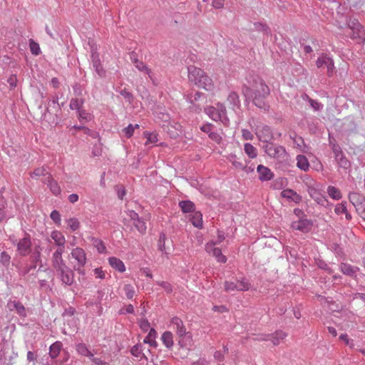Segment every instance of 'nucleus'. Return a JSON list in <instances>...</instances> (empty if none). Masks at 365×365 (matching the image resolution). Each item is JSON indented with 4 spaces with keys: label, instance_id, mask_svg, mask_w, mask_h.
<instances>
[{
    "label": "nucleus",
    "instance_id": "1",
    "mask_svg": "<svg viewBox=\"0 0 365 365\" xmlns=\"http://www.w3.org/2000/svg\"><path fill=\"white\" fill-rule=\"evenodd\" d=\"M247 79V84L242 87V93L246 102L252 101L258 108L264 111L269 110V105L267 101L270 90L264 81L259 76H252Z\"/></svg>",
    "mask_w": 365,
    "mask_h": 365
},
{
    "label": "nucleus",
    "instance_id": "2",
    "mask_svg": "<svg viewBox=\"0 0 365 365\" xmlns=\"http://www.w3.org/2000/svg\"><path fill=\"white\" fill-rule=\"evenodd\" d=\"M189 81L198 88H202L206 91H212L214 88V84L212 79L206 73L195 66L187 67Z\"/></svg>",
    "mask_w": 365,
    "mask_h": 365
},
{
    "label": "nucleus",
    "instance_id": "3",
    "mask_svg": "<svg viewBox=\"0 0 365 365\" xmlns=\"http://www.w3.org/2000/svg\"><path fill=\"white\" fill-rule=\"evenodd\" d=\"M261 142L264 143L262 148L268 156L277 159L284 158L287 154L284 147L269 141V136H267V138H261Z\"/></svg>",
    "mask_w": 365,
    "mask_h": 365
},
{
    "label": "nucleus",
    "instance_id": "4",
    "mask_svg": "<svg viewBox=\"0 0 365 365\" xmlns=\"http://www.w3.org/2000/svg\"><path fill=\"white\" fill-rule=\"evenodd\" d=\"M350 202L354 206L356 210L365 219V197L357 192H351L349 195Z\"/></svg>",
    "mask_w": 365,
    "mask_h": 365
},
{
    "label": "nucleus",
    "instance_id": "5",
    "mask_svg": "<svg viewBox=\"0 0 365 365\" xmlns=\"http://www.w3.org/2000/svg\"><path fill=\"white\" fill-rule=\"evenodd\" d=\"M250 287V284L249 283L248 280L246 279L245 278H243L241 280L237 279L235 280V282L226 281L225 282V289L227 292L235 290L244 292L248 290Z\"/></svg>",
    "mask_w": 365,
    "mask_h": 365
},
{
    "label": "nucleus",
    "instance_id": "6",
    "mask_svg": "<svg viewBox=\"0 0 365 365\" xmlns=\"http://www.w3.org/2000/svg\"><path fill=\"white\" fill-rule=\"evenodd\" d=\"M16 251L21 257H26L31 252V236L25 233L24 237L16 242Z\"/></svg>",
    "mask_w": 365,
    "mask_h": 365
},
{
    "label": "nucleus",
    "instance_id": "7",
    "mask_svg": "<svg viewBox=\"0 0 365 365\" xmlns=\"http://www.w3.org/2000/svg\"><path fill=\"white\" fill-rule=\"evenodd\" d=\"M56 271L63 284L67 286H71L73 284L74 273L68 266L60 268Z\"/></svg>",
    "mask_w": 365,
    "mask_h": 365
},
{
    "label": "nucleus",
    "instance_id": "8",
    "mask_svg": "<svg viewBox=\"0 0 365 365\" xmlns=\"http://www.w3.org/2000/svg\"><path fill=\"white\" fill-rule=\"evenodd\" d=\"M313 227V222L306 218L294 221L291 224V227L294 230H298L302 233L309 232Z\"/></svg>",
    "mask_w": 365,
    "mask_h": 365
},
{
    "label": "nucleus",
    "instance_id": "9",
    "mask_svg": "<svg viewBox=\"0 0 365 365\" xmlns=\"http://www.w3.org/2000/svg\"><path fill=\"white\" fill-rule=\"evenodd\" d=\"M171 324L175 327L177 334L179 336V337L187 336L189 339L191 338L190 334L186 331V329L181 319L178 317H174L171 319Z\"/></svg>",
    "mask_w": 365,
    "mask_h": 365
},
{
    "label": "nucleus",
    "instance_id": "10",
    "mask_svg": "<svg viewBox=\"0 0 365 365\" xmlns=\"http://www.w3.org/2000/svg\"><path fill=\"white\" fill-rule=\"evenodd\" d=\"M64 252V249L62 247L58 248L56 251L53 254L52 257V265L56 270L63 267L67 266L62 258V254Z\"/></svg>",
    "mask_w": 365,
    "mask_h": 365
},
{
    "label": "nucleus",
    "instance_id": "11",
    "mask_svg": "<svg viewBox=\"0 0 365 365\" xmlns=\"http://www.w3.org/2000/svg\"><path fill=\"white\" fill-rule=\"evenodd\" d=\"M7 307L10 311L16 310L20 317H26V312L24 306L19 301L9 300L7 303Z\"/></svg>",
    "mask_w": 365,
    "mask_h": 365
},
{
    "label": "nucleus",
    "instance_id": "12",
    "mask_svg": "<svg viewBox=\"0 0 365 365\" xmlns=\"http://www.w3.org/2000/svg\"><path fill=\"white\" fill-rule=\"evenodd\" d=\"M259 174V179L261 181H267L273 178L274 174L269 168L262 165H259L257 168Z\"/></svg>",
    "mask_w": 365,
    "mask_h": 365
},
{
    "label": "nucleus",
    "instance_id": "13",
    "mask_svg": "<svg viewBox=\"0 0 365 365\" xmlns=\"http://www.w3.org/2000/svg\"><path fill=\"white\" fill-rule=\"evenodd\" d=\"M72 257L77 260L78 264L83 267L86 263V256L85 251L80 247L73 249L71 252Z\"/></svg>",
    "mask_w": 365,
    "mask_h": 365
},
{
    "label": "nucleus",
    "instance_id": "14",
    "mask_svg": "<svg viewBox=\"0 0 365 365\" xmlns=\"http://www.w3.org/2000/svg\"><path fill=\"white\" fill-rule=\"evenodd\" d=\"M206 250L209 253H212V255L217 259V262L221 263H225L227 262V257L222 255L221 249L218 247H213L211 245H206Z\"/></svg>",
    "mask_w": 365,
    "mask_h": 365
},
{
    "label": "nucleus",
    "instance_id": "15",
    "mask_svg": "<svg viewBox=\"0 0 365 365\" xmlns=\"http://www.w3.org/2000/svg\"><path fill=\"white\" fill-rule=\"evenodd\" d=\"M340 270L345 275L356 277V272L359 271V268L358 267L352 266L348 263H341L340 265Z\"/></svg>",
    "mask_w": 365,
    "mask_h": 365
},
{
    "label": "nucleus",
    "instance_id": "16",
    "mask_svg": "<svg viewBox=\"0 0 365 365\" xmlns=\"http://www.w3.org/2000/svg\"><path fill=\"white\" fill-rule=\"evenodd\" d=\"M41 249L40 246L35 247L34 250L31 255V262L33 264L28 269V270L26 271V273L29 272L31 269H36L37 262H41Z\"/></svg>",
    "mask_w": 365,
    "mask_h": 365
},
{
    "label": "nucleus",
    "instance_id": "17",
    "mask_svg": "<svg viewBox=\"0 0 365 365\" xmlns=\"http://www.w3.org/2000/svg\"><path fill=\"white\" fill-rule=\"evenodd\" d=\"M45 183L47 184L48 187H49L50 190L54 195H58L61 192V187L58 185V182L54 180L51 175H48V176L45 179Z\"/></svg>",
    "mask_w": 365,
    "mask_h": 365
},
{
    "label": "nucleus",
    "instance_id": "18",
    "mask_svg": "<svg viewBox=\"0 0 365 365\" xmlns=\"http://www.w3.org/2000/svg\"><path fill=\"white\" fill-rule=\"evenodd\" d=\"M281 195L282 197L291 200L295 203H299L302 200V197L299 195H298L295 191L291 189L284 190L281 192Z\"/></svg>",
    "mask_w": 365,
    "mask_h": 365
},
{
    "label": "nucleus",
    "instance_id": "19",
    "mask_svg": "<svg viewBox=\"0 0 365 365\" xmlns=\"http://www.w3.org/2000/svg\"><path fill=\"white\" fill-rule=\"evenodd\" d=\"M108 262L113 269L118 272H124L125 271L124 263L120 259L115 257H110L108 258Z\"/></svg>",
    "mask_w": 365,
    "mask_h": 365
},
{
    "label": "nucleus",
    "instance_id": "20",
    "mask_svg": "<svg viewBox=\"0 0 365 365\" xmlns=\"http://www.w3.org/2000/svg\"><path fill=\"white\" fill-rule=\"evenodd\" d=\"M190 221L194 227L202 229L203 227L202 224V214L200 211H194L192 212Z\"/></svg>",
    "mask_w": 365,
    "mask_h": 365
},
{
    "label": "nucleus",
    "instance_id": "21",
    "mask_svg": "<svg viewBox=\"0 0 365 365\" xmlns=\"http://www.w3.org/2000/svg\"><path fill=\"white\" fill-rule=\"evenodd\" d=\"M179 207L184 213H192L195 210L194 202L188 200L180 201Z\"/></svg>",
    "mask_w": 365,
    "mask_h": 365
},
{
    "label": "nucleus",
    "instance_id": "22",
    "mask_svg": "<svg viewBox=\"0 0 365 365\" xmlns=\"http://www.w3.org/2000/svg\"><path fill=\"white\" fill-rule=\"evenodd\" d=\"M185 97L187 101H188L191 104H193L194 106L195 103L199 101L201 98H202L203 99L206 98L205 94L199 91L196 92L195 95H192V93H187V95H185ZM197 109L201 110L199 106H197Z\"/></svg>",
    "mask_w": 365,
    "mask_h": 365
},
{
    "label": "nucleus",
    "instance_id": "23",
    "mask_svg": "<svg viewBox=\"0 0 365 365\" xmlns=\"http://www.w3.org/2000/svg\"><path fill=\"white\" fill-rule=\"evenodd\" d=\"M156 335V331L153 328H151L148 334L144 339L143 343L148 344L150 346L156 347L158 346V343L155 341Z\"/></svg>",
    "mask_w": 365,
    "mask_h": 365
},
{
    "label": "nucleus",
    "instance_id": "24",
    "mask_svg": "<svg viewBox=\"0 0 365 365\" xmlns=\"http://www.w3.org/2000/svg\"><path fill=\"white\" fill-rule=\"evenodd\" d=\"M6 201L3 197H0V222H1L6 218L14 217V215H8L6 211Z\"/></svg>",
    "mask_w": 365,
    "mask_h": 365
},
{
    "label": "nucleus",
    "instance_id": "25",
    "mask_svg": "<svg viewBox=\"0 0 365 365\" xmlns=\"http://www.w3.org/2000/svg\"><path fill=\"white\" fill-rule=\"evenodd\" d=\"M287 336V334L283 331L277 330L272 334L269 335L270 338L267 340H270L274 345H277L279 344L280 341L284 339Z\"/></svg>",
    "mask_w": 365,
    "mask_h": 365
},
{
    "label": "nucleus",
    "instance_id": "26",
    "mask_svg": "<svg viewBox=\"0 0 365 365\" xmlns=\"http://www.w3.org/2000/svg\"><path fill=\"white\" fill-rule=\"evenodd\" d=\"M62 349V343L61 341H56L50 346L49 356L51 359H56Z\"/></svg>",
    "mask_w": 365,
    "mask_h": 365
},
{
    "label": "nucleus",
    "instance_id": "27",
    "mask_svg": "<svg viewBox=\"0 0 365 365\" xmlns=\"http://www.w3.org/2000/svg\"><path fill=\"white\" fill-rule=\"evenodd\" d=\"M51 238L55 241L56 244L58 247V248L62 247L64 249V244L66 242L64 236L58 231H53L51 233Z\"/></svg>",
    "mask_w": 365,
    "mask_h": 365
},
{
    "label": "nucleus",
    "instance_id": "28",
    "mask_svg": "<svg viewBox=\"0 0 365 365\" xmlns=\"http://www.w3.org/2000/svg\"><path fill=\"white\" fill-rule=\"evenodd\" d=\"M297 167L304 171H307L309 168V163L306 156L299 155L297 157Z\"/></svg>",
    "mask_w": 365,
    "mask_h": 365
},
{
    "label": "nucleus",
    "instance_id": "29",
    "mask_svg": "<svg viewBox=\"0 0 365 365\" xmlns=\"http://www.w3.org/2000/svg\"><path fill=\"white\" fill-rule=\"evenodd\" d=\"M215 108H217V113L220 114V120L224 124H226L227 123H228L229 120H228L227 117L226 116L227 110H226V108H225V105L222 103H218L217 104V107Z\"/></svg>",
    "mask_w": 365,
    "mask_h": 365
},
{
    "label": "nucleus",
    "instance_id": "30",
    "mask_svg": "<svg viewBox=\"0 0 365 365\" xmlns=\"http://www.w3.org/2000/svg\"><path fill=\"white\" fill-rule=\"evenodd\" d=\"M227 100L230 103V104L232 106L233 109H235V108H240V101L239 96L237 93H235L234 91L230 92L227 96Z\"/></svg>",
    "mask_w": 365,
    "mask_h": 365
},
{
    "label": "nucleus",
    "instance_id": "31",
    "mask_svg": "<svg viewBox=\"0 0 365 365\" xmlns=\"http://www.w3.org/2000/svg\"><path fill=\"white\" fill-rule=\"evenodd\" d=\"M309 192L311 197H313L318 204L324 205V202H327V199L319 193L316 189L312 188L309 190Z\"/></svg>",
    "mask_w": 365,
    "mask_h": 365
},
{
    "label": "nucleus",
    "instance_id": "32",
    "mask_svg": "<svg viewBox=\"0 0 365 365\" xmlns=\"http://www.w3.org/2000/svg\"><path fill=\"white\" fill-rule=\"evenodd\" d=\"M245 153L250 158H255L257 156V150L251 143H246L244 145Z\"/></svg>",
    "mask_w": 365,
    "mask_h": 365
},
{
    "label": "nucleus",
    "instance_id": "33",
    "mask_svg": "<svg viewBox=\"0 0 365 365\" xmlns=\"http://www.w3.org/2000/svg\"><path fill=\"white\" fill-rule=\"evenodd\" d=\"M76 351L85 356L93 357V354L89 351L87 346L84 343H78L76 346Z\"/></svg>",
    "mask_w": 365,
    "mask_h": 365
},
{
    "label": "nucleus",
    "instance_id": "34",
    "mask_svg": "<svg viewBox=\"0 0 365 365\" xmlns=\"http://www.w3.org/2000/svg\"><path fill=\"white\" fill-rule=\"evenodd\" d=\"M93 67L98 76L103 78L106 76V71L104 69L101 61L92 63Z\"/></svg>",
    "mask_w": 365,
    "mask_h": 365
},
{
    "label": "nucleus",
    "instance_id": "35",
    "mask_svg": "<svg viewBox=\"0 0 365 365\" xmlns=\"http://www.w3.org/2000/svg\"><path fill=\"white\" fill-rule=\"evenodd\" d=\"M161 339L167 348L170 349L173 346V334L170 331L164 332L162 335Z\"/></svg>",
    "mask_w": 365,
    "mask_h": 365
},
{
    "label": "nucleus",
    "instance_id": "36",
    "mask_svg": "<svg viewBox=\"0 0 365 365\" xmlns=\"http://www.w3.org/2000/svg\"><path fill=\"white\" fill-rule=\"evenodd\" d=\"M133 224L140 233H141V234L145 233L147 227H146L145 222L143 218L139 217L138 220H135L133 222Z\"/></svg>",
    "mask_w": 365,
    "mask_h": 365
},
{
    "label": "nucleus",
    "instance_id": "37",
    "mask_svg": "<svg viewBox=\"0 0 365 365\" xmlns=\"http://www.w3.org/2000/svg\"><path fill=\"white\" fill-rule=\"evenodd\" d=\"M327 192L329 195L334 200H339L341 198L340 190L334 186H329Z\"/></svg>",
    "mask_w": 365,
    "mask_h": 365
},
{
    "label": "nucleus",
    "instance_id": "38",
    "mask_svg": "<svg viewBox=\"0 0 365 365\" xmlns=\"http://www.w3.org/2000/svg\"><path fill=\"white\" fill-rule=\"evenodd\" d=\"M351 38H359L364 39V30L362 28H358L357 30H350V33L348 34Z\"/></svg>",
    "mask_w": 365,
    "mask_h": 365
},
{
    "label": "nucleus",
    "instance_id": "39",
    "mask_svg": "<svg viewBox=\"0 0 365 365\" xmlns=\"http://www.w3.org/2000/svg\"><path fill=\"white\" fill-rule=\"evenodd\" d=\"M29 47L33 55L38 56L41 53L39 44L32 38L29 40Z\"/></svg>",
    "mask_w": 365,
    "mask_h": 365
},
{
    "label": "nucleus",
    "instance_id": "40",
    "mask_svg": "<svg viewBox=\"0 0 365 365\" xmlns=\"http://www.w3.org/2000/svg\"><path fill=\"white\" fill-rule=\"evenodd\" d=\"M84 101L83 99L78 98H72L70 102V108L72 110H77L79 112V110H81V106L83 103Z\"/></svg>",
    "mask_w": 365,
    "mask_h": 365
},
{
    "label": "nucleus",
    "instance_id": "41",
    "mask_svg": "<svg viewBox=\"0 0 365 365\" xmlns=\"http://www.w3.org/2000/svg\"><path fill=\"white\" fill-rule=\"evenodd\" d=\"M206 113L209 115V116L214 120L217 121L220 120V114L217 112V108L213 106L208 107L206 108Z\"/></svg>",
    "mask_w": 365,
    "mask_h": 365
},
{
    "label": "nucleus",
    "instance_id": "42",
    "mask_svg": "<svg viewBox=\"0 0 365 365\" xmlns=\"http://www.w3.org/2000/svg\"><path fill=\"white\" fill-rule=\"evenodd\" d=\"M166 236L164 233H160L158 242V249L161 252H164L165 255H168L165 247Z\"/></svg>",
    "mask_w": 365,
    "mask_h": 365
},
{
    "label": "nucleus",
    "instance_id": "43",
    "mask_svg": "<svg viewBox=\"0 0 365 365\" xmlns=\"http://www.w3.org/2000/svg\"><path fill=\"white\" fill-rule=\"evenodd\" d=\"M156 284L163 288L167 294H171L173 291V285L168 282L158 281Z\"/></svg>",
    "mask_w": 365,
    "mask_h": 365
},
{
    "label": "nucleus",
    "instance_id": "44",
    "mask_svg": "<svg viewBox=\"0 0 365 365\" xmlns=\"http://www.w3.org/2000/svg\"><path fill=\"white\" fill-rule=\"evenodd\" d=\"M93 243L99 253H103L106 251V248L102 240L97 238H93Z\"/></svg>",
    "mask_w": 365,
    "mask_h": 365
},
{
    "label": "nucleus",
    "instance_id": "45",
    "mask_svg": "<svg viewBox=\"0 0 365 365\" xmlns=\"http://www.w3.org/2000/svg\"><path fill=\"white\" fill-rule=\"evenodd\" d=\"M120 94L128 102L129 104H132L134 101V96L133 93L129 92L127 89H123L120 91Z\"/></svg>",
    "mask_w": 365,
    "mask_h": 365
},
{
    "label": "nucleus",
    "instance_id": "46",
    "mask_svg": "<svg viewBox=\"0 0 365 365\" xmlns=\"http://www.w3.org/2000/svg\"><path fill=\"white\" fill-rule=\"evenodd\" d=\"M329 59V57L325 55H322V56H319L318 59L317 60L316 64L317 68H326L327 61H328Z\"/></svg>",
    "mask_w": 365,
    "mask_h": 365
},
{
    "label": "nucleus",
    "instance_id": "47",
    "mask_svg": "<svg viewBox=\"0 0 365 365\" xmlns=\"http://www.w3.org/2000/svg\"><path fill=\"white\" fill-rule=\"evenodd\" d=\"M11 260L10 255L5 251L2 252L0 255V262L4 266L8 267Z\"/></svg>",
    "mask_w": 365,
    "mask_h": 365
},
{
    "label": "nucleus",
    "instance_id": "48",
    "mask_svg": "<svg viewBox=\"0 0 365 365\" xmlns=\"http://www.w3.org/2000/svg\"><path fill=\"white\" fill-rule=\"evenodd\" d=\"M346 24H347V26L349 29V30H353V29L357 30L358 28H362V26L359 24L358 20L355 19H349L346 21Z\"/></svg>",
    "mask_w": 365,
    "mask_h": 365
},
{
    "label": "nucleus",
    "instance_id": "49",
    "mask_svg": "<svg viewBox=\"0 0 365 365\" xmlns=\"http://www.w3.org/2000/svg\"><path fill=\"white\" fill-rule=\"evenodd\" d=\"M135 68L141 72H143L146 74H150L151 70L142 61H139L137 63L135 64Z\"/></svg>",
    "mask_w": 365,
    "mask_h": 365
},
{
    "label": "nucleus",
    "instance_id": "50",
    "mask_svg": "<svg viewBox=\"0 0 365 365\" xmlns=\"http://www.w3.org/2000/svg\"><path fill=\"white\" fill-rule=\"evenodd\" d=\"M123 289L125 292V295L128 299H132L135 294V290L133 289V287L130 284H127L124 285Z\"/></svg>",
    "mask_w": 365,
    "mask_h": 365
},
{
    "label": "nucleus",
    "instance_id": "51",
    "mask_svg": "<svg viewBox=\"0 0 365 365\" xmlns=\"http://www.w3.org/2000/svg\"><path fill=\"white\" fill-rule=\"evenodd\" d=\"M143 351V345L140 344H137L136 345L133 346L130 350V353L134 356L138 357L141 355Z\"/></svg>",
    "mask_w": 365,
    "mask_h": 365
},
{
    "label": "nucleus",
    "instance_id": "52",
    "mask_svg": "<svg viewBox=\"0 0 365 365\" xmlns=\"http://www.w3.org/2000/svg\"><path fill=\"white\" fill-rule=\"evenodd\" d=\"M78 114L80 120H85L86 121H90L92 119V115L83 109L79 110Z\"/></svg>",
    "mask_w": 365,
    "mask_h": 365
},
{
    "label": "nucleus",
    "instance_id": "53",
    "mask_svg": "<svg viewBox=\"0 0 365 365\" xmlns=\"http://www.w3.org/2000/svg\"><path fill=\"white\" fill-rule=\"evenodd\" d=\"M259 140L261 141V138H267V136L269 137V140L272 139V135L271 133L270 129L269 127L266 126L264 127L262 130L261 131V133L257 135Z\"/></svg>",
    "mask_w": 365,
    "mask_h": 365
},
{
    "label": "nucleus",
    "instance_id": "54",
    "mask_svg": "<svg viewBox=\"0 0 365 365\" xmlns=\"http://www.w3.org/2000/svg\"><path fill=\"white\" fill-rule=\"evenodd\" d=\"M346 210L347 208L346 202H342L341 203L338 204L334 209V212L336 215L344 213L346 212Z\"/></svg>",
    "mask_w": 365,
    "mask_h": 365
},
{
    "label": "nucleus",
    "instance_id": "55",
    "mask_svg": "<svg viewBox=\"0 0 365 365\" xmlns=\"http://www.w3.org/2000/svg\"><path fill=\"white\" fill-rule=\"evenodd\" d=\"M68 226L75 231L79 227V222L76 218H70L67 220Z\"/></svg>",
    "mask_w": 365,
    "mask_h": 365
},
{
    "label": "nucleus",
    "instance_id": "56",
    "mask_svg": "<svg viewBox=\"0 0 365 365\" xmlns=\"http://www.w3.org/2000/svg\"><path fill=\"white\" fill-rule=\"evenodd\" d=\"M145 136L147 138V141H146L145 144H148V143H154L158 141L157 134H155L154 133L145 132Z\"/></svg>",
    "mask_w": 365,
    "mask_h": 365
},
{
    "label": "nucleus",
    "instance_id": "57",
    "mask_svg": "<svg viewBox=\"0 0 365 365\" xmlns=\"http://www.w3.org/2000/svg\"><path fill=\"white\" fill-rule=\"evenodd\" d=\"M122 132L127 138H130L133 135L134 126L132 124H129L122 130Z\"/></svg>",
    "mask_w": 365,
    "mask_h": 365
},
{
    "label": "nucleus",
    "instance_id": "58",
    "mask_svg": "<svg viewBox=\"0 0 365 365\" xmlns=\"http://www.w3.org/2000/svg\"><path fill=\"white\" fill-rule=\"evenodd\" d=\"M309 102L311 106V107L317 111L321 110L323 108V105L318 102L317 101H315L312 98H309Z\"/></svg>",
    "mask_w": 365,
    "mask_h": 365
},
{
    "label": "nucleus",
    "instance_id": "59",
    "mask_svg": "<svg viewBox=\"0 0 365 365\" xmlns=\"http://www.w3.org/2000/svg\"><path fill=\"white\" fill-rule=\"evenodd\" d=\"M327 68V73L329 76H332L334 68V61L329 58V61H327V65L325 66Z\"/></svg>",
    "mask_w": 365,
    "mask_h": 365
},
{
    "label": "nucleus",
    "instance_id": "60",
    "mask_svg": "<svg viewBox=\"0 0 365 365\" xmlns=\"http://www.w3.org/2000/svg\"><path fill=\"white\" fill-rule=\"evenodd\" d=\"M337 163L339 167H341L344 169H348L351 165L350 162L346 159V158L345 156L340 158V159L337 162Z\"/></svg>",
    "mask_w": 365,
    "mask_h": 365
},
{
    "label": "nucleus",
    "instance_id": "61",
    "mask_svg": "<svg viewBox=\"0 0 365 365\" xmlns=\"http://www.w3.org/2000/svg\"><path fill=\"white\" fill-rule=\"evenodd\" d=\"M50 175L46 169L43 167L42 168H38L34 170V171L33 172V174H32V176L33 175H35V176H46V175Z\"/></svg>",
    "mask_w": 365,
    "mask_h": 365
},
{
    "label": "nucleus",
    "instance_id": "62",
    "mask_svg": "<svg viewBox=\"0 0 365 365\" xmlns=\"http://www.w3.org/2000/svg\"><path fill=\"white\" fill-rule=\"evenodd\" d=\"M51 218L52 220L56 223L59 225L61 222V215L58 211L57 210H53L50 215Z\"/></svg>",
    "mask_w": 365,
    "mask_h": 365
},
{
    "label": "nucleus",
    "instance_id": "63",
    "mask_svg": "<svg viewBox=\"0 0 365 365\" xmlns=\"http://www.w3.org/2000/svg\"><path fill=\"white\" fill-rule=\"evenodd\" d=\"M255 28L257 29V30L262 31L267 34H268L270 32V29L267 25L261 23L255 24Z\"/></svg>",
    "mask_w": 365,
    "mask_h": 365
},
{
    "label": "nucleus",
    "instance_id": "64",
    "mask_svg": "<svg viewBox=\"0 0 365 365\" xmlns=\"http://www.w3.org/2000/svg\"><path fill=\"white\" fill-rule=\"evenodd\" d=\"M208 136L212 140L215 141V143H217L218 144H220L222 141V137L217 133H215V132L210 133Z\"/></svg>",
    "mask_w": 365,
    "mask_h": 365
}]
</instances>
